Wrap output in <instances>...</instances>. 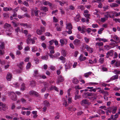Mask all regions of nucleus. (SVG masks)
Wrapping results in <instances>:
<instances>
[{
    "mask_svg": "<svg viewBox=\"0 0 120 120\" xmlns=\"http://www.w3.org/2000/svg\"><path fill=\"white\" fill-rule=\"evenodd\" d=\"M85 94L86 95H87L88 96L91 97V98L88 97V98L89 99H93V100H94L95 99H96L95 96H96V94L94 93H85Z\"/></svg>",
    "mask_w": 120,
    "mask_h": 120,
    "instance_id": "f257e3e1",
    "label": "nucleus"
},
{
    "mask_svg": "<svg viewBox=\"0 0 120 120\" xmlns=\"http://www.w3.org/2000/svg\"><path fill=\"white\" fill-rule=\"evenodd\" d=\"M10 94L11 99L12 100L15 101L17 100L16 94L14 92H12L10 93Z\"/></svg>",
    "mask_w": 120,
    "mask_h": 120,
    "instance_id": "f03ea898",
    "label": "nucleus"
},
{
    "mask_svg": "<svg viewBox=\"0 0 120 120\" xmlns=\"http://www.w3.org/2000/svg\"><path fill=\"white\" fill-rule=\"evenodd\" d=\"M80 103L82 105H83V103L85 104H86L88 105H89L90 104V102L87 99L83 100L82 101V102Z\"/></svg>",
    "mask_w": 120,
    "mask_h": 120,
    "instance_id": "7ed1b4c3",
    "label": "nucleus"
},
{
    "mask_svg": "<svg viewBox=\"0 0 120 120\" xmlns=\"http://www.w3.org/2000/svg\"><path fill=\"white\" fill-rule=\"evenodd\" d=\"M80 40L77 39L74 41L73 44L76 46H78L80 44Z\"/></svg>",
    "mask_w": 120,
    "mask_h": 120,
    "instance_id": "20e7f679",
    "label": "nucleus"
},
{
    "mask_svg": "<svg viewBox=\"0 0 120 120\" xmlns=\"http://www.w3.org/2000/svg\"><path fill=\"white\" fill-rule=\"evenodd\" d=\"M60 42L61 43V45L62 46L64 44L65 45L67 43V40L66 39H61L60 40Z\"/></svg>",
    "mask_w": 120,
    "mask_h": 120,
    "instance_id": "39448f33",
    "label": "nucleus"
},
{
    "mask_svg": "<svg viewBox=\"0 0 120 120\" xmlns=\"http://www.w3.org/2000/svg\"><path fill=\"white\" fill-rule=\"evenodd\" d=\"M12 78V75L11 73L8 72L6 76V78L7 80L8 81H10Z\"/></svg>",
    "mask_w": 120,
    "mask_h": 120,
    "instance_id": "423d86ee",
    "label": "nucleus"
},
{
    "mask_svg": "<svg viewBox=\"0 0 120 120\" xmlns=\"http://www.w3.org/2000/svg\"><path fill=\"white\" fill-rule=\"evenodd\" d=\"M85 48L86 49L87 51H89L90 53H92L93 51V49L89 47L87 45L86 46Z\"/></svg>",
    "mask_w": 120,
    "mask_h": 120,
    "instance_id": "0eeeda50",
    "label": "nucleus"
},
{
    "mask_svg": "<svg viewBox=\"0 0 120 120\" xmlns=\"http://www.w3.org/2000/svg\"><path fill=\"white\" fill-rule=\"evenodd\" d=\"M109 17L110 18L113 17L116 14V12L113 11L109 12Z\"/></svg>",
    "mask_w": 120,
    "mask_h": 120,
    "instance_id": "6e6552de",
    "label": "nucleus"
},
{
    "mask_svg": "<svg viewBox=\"0 0 120 120\" xmlns=\"http://www.w3.org/2000/svg\"><path fill=\"white\" fill-rule=\"evenodd\" d=\"M67 27L66 28L68 29L69 30H71L72 28V26L70 23H69L66 24Z\"/></svg>",
    "mask_w": 120,
    "mask_h": 120,
    "instance_id": "1a4fd4ad",
    "label": "nucleus"
},
{
    "mask_svg": "<svg viewBox=\"0 0 120 120\" xmlns=\"http://www.w3.org/2000/svg\"><path fill=\"white\" fill-rule=\"evenodd\" d=\"M29 84L33 87H35L36 85V83L34 81H30Z\"/></svg>",
    "mask_w": 120,
    "mask_h": 120,
    "instance_id": "9d476101",
    "label": "nucleus"
},
{
    "mask_svg": "<svg viewBox=\"0 0 120 120\" xmlns=\"http://www.w3.org/2000/svg\"><path fill=\"white\" fill-rule=\"evenodd\" d=\"M80 19V16L79 14H78L76 15V17L74 18V19L76 22H78Z\"/></svg>",
    "mask_w": 120,
    "mask_h": 120,
    "instance_id": "9b49d317",
    "label": "nucleus"
},
{
    "mask_svg": "<svg viewBox=\"0 0 120 120\" xmlns=\"http://www.w3.org/2000/svg\"><path fill=\"white\" fill-rule=\"evenodd\" d=\"M44 104L45 105V106L46 107L49 106L50 104L49 102L47 101H45L44 102Z\"/></svg>",
    "mask_w": 120,
    "mask_h": 120,
    "instance_id": "f8f14e48",
    "label": "nucleus"
},
{
    "mask_svg": "<svg viewBox=\"0 0 120 120\" xmlns=\"http://www.w3.org/2000/svg\"><path fill=\"white\" fill-rule=\"evenodd\" d=\"M41 10L45 12H46L48 11V8L45 7H42L41 8Z\"/></svg>",
    "mask_w": 120,
    "mask_h": 120,
    "instance_id": "ddd939ff",
    "label": "nucleus"
},
{
    "mask_svg": "<svg viewBox=\"0 0 120 120\" xmlns=\"http://www.w3.org/2000/svg\"><path fill=\"white\" fill-rule=\"evenodd\" d=\"M11 25L7 23H5L4 25V27L5 29H7L8 28L11 27Z\"/></svg>",
    "mask_w": 120,
    "mask_h": 120,
    "instance_id": "4468645a",
    "label": "nucleus"
},
{
    "mask_svg": "<svg viewBox=\"0 0 120 120\" xmlns=\"http://www.w3.org/2000/svg\"><path fill=\"white\" fill-rule=\"evenodd\" d=\"M115 66L116 67H120V61H116L115 64Z\"/></svg>",
    "mask_w": 120,
    "mask_h": 120,
    "instance_id": "2eb2a0df",
    "label": "nucleus"
},
{
    "mask_svg": "<svg viewBox=\"0 0 120 120\" xmlns=\"http://www.w3.org/2000/svg\"><path fill=\"white\" fill-rule=\"evenodd\" d=\"M72 82L74 84H77L79 82L78 80L75 78H74L72 80Z\"/></svg>",
    "mask_w": 120,
    "mask_h": 120,
    "instance_id": "dca6fc26",
    "label": "nucleus"
},
{
    "mask_svg": "<svg viewBox=\"0 0 120 120\" xmlns=\"http://www.w3.org/2000/svg\"><path fill=\"white\" fill-rule=\"evenodd\" d=\"M111 47L108 45H106L104 46V49L105 50H108L110 49Z\"/></svg>",
    "mask_w": 120,
    "mask_h": 120,
    "instance_id": "f3484780",
    "label": "nucleus"
},
{
    "mask_svg": "<svg viewBox=\"0 0 120 120\" xmlns=\"http://www.w3.org/2000/svg\"><path fill=\"white\" fill-rule=\"evenodd\" d=\"M4 17L5 19L9 18V16L8 14L7 13H4L3 14Z\"/></svg>",
    "mask_w": 120,
    "mask_h": 120,
    "instance_id": "a211bd4d",
    "label": "nucleus"
},
{
    "mask_svg": "<svg viewBox=\"0 0 120 120\" xmlns=\"http://www.w3.org/2000/svg\"><path fill=\"white\" fill-rule=\"evenodd\" d=\"M58 79L60 82H62L64 81L63 78L62 77L60 76L58 77Z\"/></svg>",
    "mask_w": 120,
    "mask_h": 120,
    "instance_id": "6ab92c4d",
    "label": "nucleus"
},
{
    "mask_svg": "<svg viewBox=\"0 0 120 120\" xmlns=\"http://www.w3.org/2000/svg\"><path fill=\"white\" fill-rule=\"evenodd\" d=\"M34 11L35 14V15L37 17H38V13L40 12V11L34 10Z\"/></svg>",
    "mask_w": 120,
    "mask_h": 120,
    "instance_id": "aec40b11",
    "label": "nucleus"
},
{
    "mask_svg": "<svg viewBox=\"0 0 120 120\" xmlns=\"http://www.w3.org/2000/svg\"><path fill=\"white\" fill-rule=\"evenodd\" d=\"M21 90L22 91H24L25 90V85L24 83L22 84L21 85Z\"/></svg>",
    "mask_w": 120,
    "mask_h": 120,
    "instance_id": "412c9836",
    "label": "nucleus"
},
{
    "mask_svg": "<svg viewBox=\"0 0 120 120\" xmlns=\"http://www.w3.org/2000/svg\"><path fill=\"white\" fill-rule=\"evenodd\" d=\"M118 75H114L112 77L111 79L112 80L117 79L118 78Z\"/></svg>",
    "mask_w": 120,
    "mask_h": 120,
    "instance_id": "4be33fe9",
    "label": "nucleus"
},
{
    "mask_svg": "<svg viewBox=\"0 0 120 120\" xmlns=\"http://www.w3.org/2000/svg\"><path fill=\"white\" fill-rule=\"evenodd\" d=\"M92 73V72H89L85 74L84 76L86 77H88L89 75H90Z\"/></svg>",
    "mask_w": 120,
    "mask_h": 120,
    "instance_id": "5701e85b",
    "label": "nucleus"
},
{
    "mask_svg": "<svg viewBox=\"0 0 120 120\" xmlns=\"http://www.w3.org/2000/svg\"><path fill=\"white\" fill-rule=\"evenodd\" d=\"M37 34L39 35H41L42 34V32L40 30L38 29L36 31Z\"/></svg>",
    "mask_w": 120,
    "mask_h": 120,
    "instance_id": "b1692460",
    "label": "nucleus"
},
{
    "mask_svg": "<svg viewBox=\"0 0 120 120\" xmlns=\"http://www.w3.org/2000/svg\"><path fill=\"white\" fill-rule=\"evenodd\" d=\"M103 45V42H97L96 44V45H98L99 46H101Z\"/></svg>",
    "mask_w": 120,
    "mask_h": 120,
    "instance_id": "393cba45",
    "label": "nucleus"
},
{
    "mask_svg": "<svg viewBox=\"0 0 120 120\" xmlns=\"http://www.w3.org/2000/svg\"><path fill=\"white\" fill-rule=\"evenodd\" d=\"M0 48L2 49L4 48V42H2L1 43V44L0 45Z\"/></svg>",
    "mask_w": 120,
    "mask_h": 120,
    "instance_id": "a878e982",
    "label": "nucleus"
},
{
    "mask_svg": "<svg viewBox=\"0 0 120 120\" xmlns=\"http://www.w3.org/2000/svg\"><path fill=\"white\" fill-rule=\"evenodd\" d=\"M110 6L112 7H114L118 6V5L116 3H113L112 4L110 5Z\"/></svg>",
    "mask_w": 120,
    "mask_h": 120,
    "instance_id": "bb28decb",
    "label": "nucleus"
},
{
    "mask_svg": "<svg viewBox=\"0 0 120 120\" xmlns=\"http://www.w3.org/2000/svg\"><path fill=\"white\" fill-rule=\"evenodd\" d=\"M41 58L43 60H47L48 59V56L47 55L41 57Z\"/></svg>",
    "mask_w": 120,
    "mask_h": 120,
    "instance_id": "cd10ccee",
    "label": "nucleus"
},
{
    "mask_svg": "<svg viewBox=\"0 0 120 120\" xmlns=\"http://www.w3.org/2000/svg\"><path fill=\"white\" fill-rule=\"evenodd\" d=\"M62 54L64 56H66V54L65 51L64 50H63L61 51Z\"/></svg>",
    "mask_w": 120,
    "mask_h": 120,
    "instance_id": "c85d7f7f",
    "label": "nucleus"
},
{
    "mask_svg": "<svg viewBox=\"0 0 120 120\" xmlns=\"http://www.w3.org/2000/svg\"><path fill=\"white\" fill-rule=\"evenodd\" d=\"M84 15L85 17L89 19H90V14H89L87 13L85 14Z\"/></svg>",
    "mask_w": 120,
    "mask_h": 120,
    "instance_id": "c756f323",
    "label": "nucleus"
},
{
    "mask_svg": "<svg viewBox=\"0 0 120 120\" xmlns=\"http://www.w3.org/2000/svg\"><path fill=\"white\" fill-rule=\"evenodd\" d=\"M99 61L100 63L103 64L104 62V58H100L99 60Z\"/></svg>",
    "mask_w": 120,
    "mask_h": 120,
    "instance_id": "7c9ffc66",
    "label": "nucleus"
},
{
    "mask_svg": "<svg viewBox=\"0 0 120 120\" xmlns=\"http://www.w3.org/2000/svg\"><path fill=\"white\" fill-rule=\"evenodd\" d=\"M117 109V108L116 107H115L113 108H112V113L113 114L115 113Z\"/></svg>",
    "mask_w": 120,
    "mask_h": 120,
    "instance_id": "2f4dec72",
    "label": "nucleus"
},
{
    "mask_svg": "<svg viewBox=\"0 0 120 120\" xmlns=\"http://www.w3.org/2000/svg\"><path fill=\"white\" fill-rule=\"evenodd\" d=\"M104 28H101L98 31L99 34H101L102 33V31L104 30Z\"/></svg>",
    "mask_w": 120,
    "mask_h": 120,
    "instance_id": "473e14b6",
    "label": "nucleus"
},
{
    "mask_svg": "<svg viewBox=\"0 0 120 120\" xmlns=\"http://www.w3.org/2000/svg\"><path fill=\"white\" fill-rule=\"evenodd\" d=\"M2 108V110L4 111H5L6 110V107L5 106V105H2L1 106Z\"/></svg>",
    "mask_w": 120,
    "mask_h": 120,
    "instance_id": "72a5a7b5",
    "label": "nucleus"
},
{
    "mask_svg": "<svg viewBox=\"0 0 120 120\" xmlns=\"http://www.w3.org/2000/svg\"><path fill=\"white\" fill-rule=\"evenodd\" d=\"M31 107H29L28 108H25L24 107H22V110H31Z\"/></svg>",
    "mask_w": 120,
    "mask_h": 120,
    "instance_id": "f704fd0d",
    "label": "nucleus"
},
{
    "mask_svg": "<svg viewBox=\"0 0 120 120\" xmlns=\"http://www.w3.org/2000/svg\"><path fill=\"white\" fill-rule=\"evenodd\" d=\"M31 64L30 63H28L26 67L27 69H28L31 66Z\"/></svg>",
    "mask_w": 120,
    "mask_h": 120,
    "instance_id": "c9c22d12",
    "label": "nucleus"
},
{
    "mask_svg": "<svg viewBox=\"0 0 120 120\" xmlns=\"http://www.w3.org/2000/svg\"><path fill=\"white\" fill-rule=\"evenodd\" d=\"M113 52V50H110L107 53V54H109V55L111 56V54H112V55Z\"/></svg>",
    "mask_w": 120,
    "mask_h": 120,
    "instance_id": "e433bc0d",
    "label": "nucleus"
},
{
    "mask_svg": "<svg viewBox=\"0 0 120 120\" xmlns=\"http://www.w3.org/2000/svg\"><path fill=\"white\" fill-rule=\"evenodd\" d=\"M21 9L25 12H26L27 11L26 8H25L24 7H22L21 8Z\"/></svg>",
    "mask_w": 120,
    "mask_h": 120,
    "instance_id": "4c0bfd02",
    "label": "nucleus"
},
{
    "mask_svg": "<svg viewBox=\"0 0 120 120\" xmlns=\"http://www.w3.org/2000/svg\"><path fill=\"white\" fill-rule=\"evenodd\" d=\"M15 32L18 33V32H19L20 30V28L19 27H17V28L15 29Z\"/></svg>",
    "mask_w": 120,
    "mask_h": 120,
    "instance_id": "58836bf2",
    "label": "nucleus"
},
{
    "mask_svg": "<svg viewBox=\"0 0 120 120\" xmlns=\"http://www.w3.org/2000/svg\"><path fill=\"white\" fill-rule=\"evenodd\" d=\"M20 25L22 26H26L27 27H28L29 26L27 25V23H21L20 24Z\"/></svg>",
    "mask_w": 120,
    "mask_h": 120,
    "instance_id": "ea45409f",
    "label": "nucleus"
},
{
    "mask_svg": "<svg viewBox=\"0 0 120 120\" xmlns=\"http://www.w3.org/2000/svg\"><path fill=\"white\" fill-rule=\"evenodd\" d=\"M106 14H105V17L107 18H108L109 17V12H106V13H105Z\"/></svg>",
    "mask_w": 120,
    "mask_h": 120,
    "instance_id": "a19ab883",
    "label": "nucleus"
},
{
    "mask_svg": "<svg viewBox=\"0 0 120 120\" xmlns=\"http://www.w3.org/2000/svg\"><path fill=\"white\" fill-rule=\"evenodd\" d=\"M78 8L81 9L82 10H83L84 9V7L83 6L81 5L78 7Z\"/></svg>",
    "mask_w": 120,
    "mask_h": 120,
    "instance_id": "79ce46f5",
    "label": "nucleus"
},
{
    "mask_svg": "<svg viewBox=\"0 0 120 120\" xmlns=\"http://www.w3.org/2000/svg\"><path fill=\"white\" fill-rule=\"evenodd\" d=\"M113 38L114 39L116 40V41L118 40H119V38L116 35H115L114 36Z\"/></svg>",
    "mask_w": 120,
    "mask_h": 120,
    "instance_id": "37998d69",
    "label": "nucleus"
},
{
    "mask_svg": "<svg viewBox=\"0 0 120 120\" xmlns=\"http://www.w3.org/2000/svg\"><path fill=\"white\" fill-rule=\"evenodd\" d=\"M81 98L80 95H75V100H76L77 99H79Z\"/></svg>",
    "mask_w": 120,
    "mask_h": 120,
    "instance_id": "c03bdc74",
    "label": "nucleus"
},
{
    "mask_svg": "<svg viewBox=\"0 0 120 120\" xmlns=\"http://www.w3.org/2000/svg\"><path fill=\"white\" fill-rule=\"evenodd\" d=\"M35 92V91L34 90L31 91L29 92V94H30L34 95V94Z\"/></svg>",
    "mask_w": 120,
    "mask_h": 120,
    "instance_id": "a18cd8bd",
    "label": "nucleus"
},
{
    "mask_svg": "<svg viewBox=\"0 0 120 120\" xmlns=\"http://www.w3.org/2000/svg\"><path fill=\"white\" fill-rule=\"evenodd\" d=\"M40 77L41 78H42L43 79H46V76L44 75H40Z\"/></svg>",
    "mask_w": 120,
    "mask_h": 120,
    "instance_id": "49530a36",
    "label": "nucleus"
},
{
    "mask_svg": "<svg viewBox=\"0 0 120 120\" xmlns=\"http://www.w3.org/2000/svg\"><path fill=\"white\" fill-rule=\"evenodd\" d=\"M49 85L46 82H45L44 84V85L45 86V88H47Z\"/></svg>",
    "mask_w": 120,
    "mask_h": 120,
    "instance_id": "de8ad7c7",
    "label": "nucleus"
},
{
    "mask_svg": "<svg viewBox=\"0 0 120 120\" xmlns=\"http://www.w3.org/2000/svg\"><path fill=\"white\" fill-rule=\"evenodd\" d=\"M48 55H49V56L50 57L52 58H54L55 57V56H53V55L52 54H48Z\"/></svg>",
    "mask_w": 120,
    "mask_h": 120,
    "instance_id": "09e8293b",
    "label": "nucleus"
},
{
    "mask_svg": "<svg viewBox=\"0 0 120 120\" xmlns=\"http://www.w3.org/2000/svg\"><path fill=\"white\" fill-rule=\"evenodd\" d=\"M41 30L42 32L44 31L45 30V28L43 26H41Z\"/></svg>",
    "mask_w": 120,
    "mask_h": 120,
    "instance_id": "8fccbe9b",
    "label": "nucleus"
},
{
    "mask_svg": "<svg viewBox=\"0 0 120 120\" xmlns=\"http://www.w3.org/2000/svg\"><path fill=\"white\" fill-rule=\"evenodd\" d=\"M93 27L94 28H97L98 27V25L97 24H93L92 25Z\"/></svg>",
    "mask_w": 120,
    "mask_h": 120,
    "instance_id": "3c124183",
    "label": "nucleus"
},
{
    "mask_svg": "<svg viewBox=\"0 0 120 120\" xmlns=\"http://www.w3.org/2000/svg\"><path fill=\"white\" fill-rule=\"evenodd\" d=\"M49 49H50L51 50L52 49H54V47L53 46H52L50 45H49Z\"/></svg>",
    "mask_w": 120,
    "mask_h": 120,
    "instance_id": "603ef678",
    "label": "nucleus"
},
{
    "mask_svg": "<svg viewBox=\"0 0 120 120\" xmlns=\"http://www.w3.org/2000/svg\"><path fill=\"white\" fill-rule=\"evenodd\" d=\"M49 1H46L43 2V3L45 5H47L49 4Z\"/></svg>",
    "mask_w": 120,
    "mask_h": 120,
    "instance_id": "864d4df0",
    "label": "nucleus"
},
{
    "mask_svg": "<svg viewBox=\"0 0 120 120\" xmlns=\"http://www.w3.org/2000/svg\"><path fill=\"white\" fill-rule=\"evenodd\" d=\"M23 4L26 6H29V5L28 4V3L26 1H25L23 3Z\"/></svg>",
    "mask_w": 120,
    "mask_h": 120,
    "instance_id": "5fc2aeb1",
    "label": "nucleus"
},
{
    "mask_svg": "<svg viewBox=\"0 0 120 120\" xmlns=\"http://www.w3.org/2000/svg\"><path fill=\"white\" fill-rule=\"evenodd\" d=\"M41 46L44 49H45L46 48L45 44V43H43L41 44Z\"/></svg>",
    "mask_w": 120,
    "mask_h": 120,
    "instance_id": "6e6d98bb",
    "label": "nucleus"
},
{
    "mask_svg": "<svg viewBox=\"0 0 120 120\" xmlns=\"http://www.w3.org/2000/svg\"><path fill=\"white\" fill-rule=\"evenodd\" d=\"M84 39L85 41L86 42L88 43L89 41V39L87 38L86 37H85L84 38Z\"/></svg>",
    "mask_w": 120,
    "mask_h": 120,
    "instance_id": "4d7b16f0",
    "label": "nucleus"
},
{
    "mask_svg": "<svg viewBox=\"0 0 120 120\" xmlns=\"http://www.w3.org/2000/svg\"><path fill=\"white\" fill-rule=\"evenodd\" d=\"M54 42V40H52L49 41V43L50 45H52Z\"/></svg>",
    "mask_w": 120,
    "mask_h": 120,
    "instance_id": "13d9d810",
    "label": "nucleus"
},
{
    "mask_svg": "<svg viewBox=\"0 0 120 120\" xmlns=\"http://www.w3.org/2000/svg\"><path fill=\"white\" fill-rule=\"evenodd\" d=\"M34 95L36 96V97H38L39 96V94L36 91Z\"/></svg>",
    "mask_w": 120,
    "mask_h": 120,
    "instance_id": "bf43d9fd",
    "label": "nucleus"
},
{
    "mask_svg": "<svg viewBox=\"0 0 120 120\" xmlns=\"http://www.w3.org/2000/svg\"><path fill=\"white\" fill-rule=\"evenodd\" d=\"M9 55L11 56L12 59H14L15 58L14 56L12 53H11Z\"/></svg>",
    "mask_w": 120,
    "mask_h": 120,
    "instance_id": "052dcab7",
    "label": "nucleus"
},
{
    "mask_svg": "<svg viewBox=\"0 0 120 120\" xmlns=\"http://www.w3.org/2000/svg\"><path fill=\"white\" fill-rule=\"evenodd\" d=\"M34 60L36 61V63H38L39 62V60L37 58H35L34 59Z\"/></svg>",
    "mask_w": 120,
    "mask_h": 120,
    "instance_id": "680f3d73",
    "label": "nucleus"
},
{
    "mask_svg": "<svg viewBox=\"0 0 120 120\" xmlns=\"http://www.w3.org/2000/svg\"><path fill=\"white\" fill-rule=\"evenodd\" d=\"M69 9H70L72 10H74L75 9V7L72 5H71L69 7Z\"/></svg>",
    "mask_w": 120,
    "mask_h": 120,
    "instance_id": "e2e57ef3",
    "label": "nucleus"
},
{
    "mask_svg": "<svg viewBox=\"0 0 120 120\" xmlns=\"http://www.w3.org/2000/svg\"><path fill=\"white\" fill-rule=\"evenodd\" d=\"M70 47L72 49L74 48V46L73 45V44L71 43H70Z\"/></svg>",
    "mask_w": 120,
    "mask_h": 120,
    "instance_id": "0e129e2a",
    "label": "nucleus"
},
{
    "mask_svg": "<svg viewBox=\"0 0 120 120\" xmlns=\"http://www.w3.org/2000/svg\"><path fill=\"white\" fill-rule=\"evenodd\" d=\"M31 35L30 34L28 35L27 36V39H28V40H29L30 39L31 40V39H32L30 38V37H31Z\"/></svg>",
    "mask_w": 120,
    "mask_h": 120,
    "instance_id": "69168bd1",
    "label": "nucleus"
},
{
    "mask_svg": "<svg viewBox=\"0 0 120 120\" xmlns=\"http://www.w3.org/2000/svg\"><path fill=\"white\" fill-rule=\"evenodd\" d=\"M78 53L79 52L77 51H75L74 53V56L75 57H76L77 56V55L78 54Z\"/></svg>",
    "mask_w": 120,
    "mask_h": 120,
    "instance_id": "338daca9",
    "label": "nucleus"
},
{
    "mask_svg": "<svg viewBox=\"0 0 120 120\" xmlns=\"http://www.w3.org/2000/svg\"><path fill=\"white\" fill-rule=\"evenodd\" d=\"M3 9L4 11H8L10 10L9 8L7 7L4 8Z\"/></svg>",
    "mask_w": 120,
    "mask_h": 120,
    "instance_id": "774afa93",
    "label": "nucleus"
}]
</instances>
